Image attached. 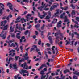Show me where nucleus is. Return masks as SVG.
Returning a JSON list of instances; mask_svg holds the SVG:
<instances>
[{
    "mask_svg": "<svg viewBox=\"0 0 79 79\" xmlns=\"http://www.w3.org/2000/svg\"><path fill=\"white\" fill-rule=\"evenodd\" d=\"M19 73L21 74H27V73H28V71L26 70L22 69L21 70H20Z\"/></svg>",
    "mask_w": 79,
    "mask_h": 79,
    "instance_id": "0eeeda50",
    "label": "nucleus"
},
{
    "mask_svg": "<svg viewBox=\"0 0 79 79\" xmlns=\"http://www.w3.org/2000/svg\"><path fill=\"white\" fill-rule=\"evenodd\" d=\"M59 35H60V36L61 37H63V33H61L60 32H59Z\"/></svg>",
    "mask_w": 79,
    "mask_h": 79,
    "instance_id": "c03bdc74",
    "label": "nucleus"
},
{
    "mask_svg": "<svg viewBox=\"0 0 79 79\" xmlns=\"http://www.w3.org/2000/svg\"><path fill=\"white\" fill-rule=\"evenodd\" d=\"M11 37H15V35L13 33H11Z\"/></svg>",
    "mask_w": 79,
    "mask_h": 79,
    "instance_id": "c9c22d12",
    "label": "nucleus"
},
{
    "mask_svg": "<svg viewBox=\"0 0 79 79\" xmlns=\"http://www.w3.org/2000/svg\"><path fill=\"white\" fill-rule=\"evenodd\" d=\"M45 6V4H44V2H42V6L40 7H38L37 9L38 10H40V11H43V10H42V8H44Z\"/></svg>",
    "mask_w": 79,
    "mask_h": 79,
    "instance_id": "39448f33",
    "label": "nucleus"
},
{
    "mask_svg": "<svg viewBox=\"0 0 79 79\" xmlns=\"http://www.w3.org/2000/svg\"><path fill=\"white\" fill-rule=\"evenodd\" d=\"M70 7H72V9H73V10H74V9H75V6H74L73 5V4H72L70 5Z\"/></svg>",
    "mask_w": 79,
    "mask_h": 79,
    "instance_id": "393cba45",
    "label": "nucleus"
},
{
    "mask_svg": "<svg viewBox=\"0 0 79 79\" xmlns=\"http://www.w3.org/2000/svg\"><path fill=\"white\" fill-rule=\"evenodd\" d=\"M60 41V40L58 39H56V40L55 41V43L56 44H58L59 45V46H60V47H63L62 46V45H63V41H61L60 43H58Z\"/></svg>",
    "mask_w": 79,
    "mask_h": 79,
    "instance_id": "20e7f679",
    "label": "nucleus"
},
{
    "mask_svg": "<svg viewBox=\"0 0 79 79\" xmlns=\"http://www.w3.org/2000/svg\"><path fill=\"white\" fill-rule=\"evenodd\" d=\"M14 58H13L10 57L9 58L8 60V58H7L6 59V61L7 63L8 64H10V63L11 61V60H14Z\"/></svg>",
    "mask_w": 79,
    "mask_h": 79,
    "instance_id": "9d476101",
    "label": "nucleus"
},
{
    "mask_svg": "<svg viewBox=\"0 0 79 79\" xmlns=\"http://www.w3.org/2000/svg\"><path fill=\"white\" fill-rule=\"evenodd\" d=\"M4 29H3V31H5L7 30L8 28V25H6V26H4Z\"/></svg>",
    "mask_w": 79,
    "mask_h": 79,
    "instance_id": "a211bd4d",
    "label": "nucleus"
},
{
    "mask_svg": "<svg viewBox=\"0 0 79 79\" xmlns=\"http://www.w3.org/2000/svg\"><path fill=\"white\" fill-rule=\"evenodd\" d=\"M44 73V70H42L41 71L40 74L42 75H44L45 74V73Z\"/></svg>",
    "mask_w": 79,
    "mask_h": 79,
    "instance_id": "c756f323",
    "label": "nucleus"
},
{
    "mask_svg": "<svg viewBox=\"0 0 79 79\" xmlns=\"http://www.w3.org/2000/svg\"><path fill=\"white\" fill-rule=\"evenodd\" d=\"M37 30L39 31V32H41V30H40V29H39V28H37Z\"/></svg>",
    "mask_w": 79,
    "mask_h": 79,
    "instance_id": "e2e57ef3",
    "label": "nucleus"
},
{
    "mask_svg": "<svg viewBox=\"0 0 79 79\" xmlns=\"http://www.w3.org/2000/svg\"><path fill=\"white\" fill-rule=\"evenodd\" d=\"M68 9V7H64V10H65V11H66Z\"/></svg>",
    "mask_w": 79,
    "mask_h": 79,
    "instance_id": "4d7b16f0",
    "label": "nucleus"
},
{
    "mask_svg": "<svg viewBox=\"0 0 79 79\" xmlns=\"http://www.w3.org/2000/svg\"><path fill=\"white\" fill-rule=\"evenodd\" d=\"M15 44L16 45V46H17V47H16L15 48V49L17 50V52H19V48L18 49V43L16 42H15Z\"/></svg>",
    "mask_w": 79,
    "mask_h": 79,
    "instance_id": "4468645a",
    "label": "nucleus"
},
{
    "mask_svg": "<svg viewBox=\"0 0 79 79\" xmlns=\"http://www.w3.org/2000/svg\"><path fill=\"white\" fill-rule=\"evenodd\" d=\"M75 61H76L77 60V57H75L74 59Z\"/></svg>",
    "mask_w": 79,
    "mask_h": 79,
    "instance_id": "052dcab7",
    "label": "nucleus"
},
{
    "mask_svg": "<svg viewBox=\"0 0 79 79\" xmlns=\"http://www.w3.org/2000/svg\"><path fill=\"white\" fill-rule=\"evenodd\" d=\"M19 58V56H15V58L16 59V60H15V61H17Z\"/></svg>",
    "mask_w": 79,
    "mask_h": 79,
    "instance_id": "37998d69",
    "label": "nucleus"
},
{
    "mask_svg": "<svg viewBox=\"0 0 79 79\" xmlns=\"http://www.w3.org/2000/svg\"><path fill=\"white\" fill-rule=\"evenodd\" d=\"M21 67H23L24 69H26V70L28 69V66L27 65L26 62H24L23 64H22Z\"/></svg>",
    "mask_w": 79,
    "mask_h": 79,
    "instance_id": "7ed1b4c3",
    "label": "nucleus"
},
{
    "mask_svg": "<svg viewBox=\"0 0 79 79\" xmlns=\"http://www.w3.org/2000/svg\"><path fill=\"white\" fill-rule=\"evenodd\" d=\"M58 4L57 3V5H52V6L50 8V11H52L53 10H54L55 8H56L58 7Z\"/></svg>",
    "mask_w": 79,
    "mask_h": 79,
    "instance_id": "423d86ee",
    "label": "nucleus"
},
{
    "mask_svg": "<svg viewBox=\"0 0 79 79\" xmlns=\"http://www.w3.org/2000/svg\"><path fill=\"white\" fill-rule=\"evenodd\" d=\"M73 27H76V28H79V26H77L76 25H75L74 26H73Z\"/></svg>",
    "mask_w": 79,
    "mask_h": 79,
    "instance_id": "49530a36",
    "label": "nucleus"
},
{
    "mask_svg": "<svg viewBox=\"0 0 79 79\" xmlns=\"http://www.w3.org/2000/svg\"><path fill=\"white\" fill-rule=\"evenodd\" d=\"M5 24H3V21H2L0 23V26H5Z\"/></svg>",
    "mask_w": 79,
    "mask_h": 79,
    "instance_id": "bb28decb",
    "label": "nucleus"
},
{
    "mask_svg": "<svg viewBox=\"0 0 79 79\" xmlns=\"http://www.w3.org/2000/svg\"><path fill=\"white\" fill-rule=\"evenodd\" d=\"M16 37L17 38V39H19L20 38H21V36H19L18 35H16Z\"/></svg>",
    "mask_w": 79,
    "mask_h": 79,
    "instance_id": "79ce46f5",
    "label": "nucleus"
},
{
    "mask_svg": "<svg viewBox=\"0 0 79 79\" xmlns=\"http://www.w3.org/2000/svg\"><path fill=\"white\" fill-rule=\"evenodd\" d=\"M48 39L49 40H51L52 39V37L51 36H49L48 38Z\"/></svg>",
    "mask_w": 79,
    "mask_h": 79,
    "instance_id": "680f3d73",
    "label": "nucleus"
},
{
    "mask_svg": "<svg viewBox=\"0 0 79 79\" xmlns=\"http://www.w3.org/2000/svg\"><path fill=\"white\" fill-rule=\"evenodd\" d=\"M41 36L42 37V38H44V31L41 32Z\"/></svg>",
    "mask_w": 79,
    "mask_h": 79,
    "instance_id": "cd10ccee",
    "label": "nucleus"
},
{
    "mask_svg": "<svg viewBox=\"0 0 79 79\" xmlns=\"http://www.w3.org/2000/svg\"><path fill=\"white\" fill-rule=\"evenodd\" d=\"M73 74H75V75L78 76H79V72L78 70H76L74 72H73Z\"/></svg>",
    "mask_w": 79,
    "mask_h": 79,
    "instance_id": "f8f14e48",
    "label": "nucleus"
},
{
    "mask_svg": "<svg viewBox=\"0 0 79 79\" xmlns=\"http://www.w3.org/2000/svg\"><path fill=\"white\" fill-rule=\"evenodd\" d=\"M56 11H57L55 13V15H59L60 14V9H56Z\"/></svg>",
    "mask_w": 79,
    "mask_h": 79,
    "instance_id": "2eb2a0df",
    "label": "nucleus"
},
{
    "mask_svg": "<svg viewBox=\"0 0 79 79\" xmlns=\"http://www.w3.org/2000/svg\"><path fill=\"white\" fill-rule=\"evenodd\" d=\"M21 19V17L20 16L18 17L16 19V21H18V20H19Z\"/></svg>",
    "mask_w": 79,
    "mask_h": 79,
    "instance_id": "603ef678",
    "label": "nucleus"
},
{
    "mask_svg": "<svg viewBox=\"0 0 79 79\" xmlns=\"http://www.w3.org/2000/svg\"><path fill=\"white\" fill-rule=\"evenodd\" d=\"M54 22L53 21H52V22L50 24H48V26H49V27H52V24H53V23Z\"/></svg>",
    "mask_w": 79,
    "mask_h": 79,
    "instance_id": "c85d7f7f",
    "label": "nucleus"
},
{
    "mask_svg": "<svg viewBox=\"0 0 79 79\" xmlns=\"http://www.w3.org/2000/svg\"><path fill=\"white\" fill-rule=\"evenodd\" d=\"M55 48V46H52V50L53 51V54H55V50L54 49V48Z\"/></svg>",
    "mask_w": 79,
    "mask_h": 79,
    "instance_id": "6ab92c4d",
    "label": "nucleus"
},
{
    "mask_svg": "<svg viewBox=\"0 0 79 79\" xmlns=\"http://www.w3.org/2000/svg\"><path fill=\"white\" fill-rule=\"evenodd\" d=\"M60 33H59V32H57V33H55V37H56V36H57V35H59V34Z\"/></svg>",
    "mask_w": 79,
    "mask_h": 79,
    "instance_id": "58836bf2",
    "label": "nucleus"
},
{
    "mask_svg": "<svg viewBox=\"0 0 79 79\" xmlns=\"http://www.w3.org/2000/svg\"><path fill=\"white\" fill-rule=\"evenodd\" d=\"M67 21H68V19H65L64 23H66V22H67Z\"/></svg>",
    "mask_w": 79,
    "mask_h": 79,
    "instance_id": "13d9d810",
    "label": "nucleus"
},
{
    "mask_svg": "<svg viewBox=\"0 0 79 79\" xmlns=\"http://www.w3.org/2000/svg\"><path fill=\"white\" fill-rule=\"evenodd\" d=\"M4 32L3 31H2L1 33L0 34V37H1L3 39H5L6 38V37H5V35H6V32H5V34H3Z\"/></svg>",
    "mask_w": 79,
    "mask_h": 79,
    "instance_id": "6e6552de",
    "label": "nucleus"
},
{
    "mask_svg": "<svg viewBox=\"0 0 79 79\" xmlns=\"http://www.w3.org/2000/svg\"><path fill=\"white\" fill-rule=\"evenodd\" d=\"M74 11V10H72V11L71 12V15H76V12Z\"/></svg>",
    "mask_w": 79,
    "mask_h": 79,
    "instance_id": "7c9ffc66",
    "label": "nucleus"
},
{
    "mask_svg": "<svg viewBox=\"0 0 79 79\" xmlns=\"http://www.w3.org/2000/svg\"><path fill=\"white\" fill-rule=\"evenodd\" d=\"M29 72H28V73H27V74H24V73H23V76H29Z\"/></svg>",
    "mask_w": 79,
    "mask_h": 79,
    "instance_id": "72a5a7b5",
    "label": "nucleus"
},
{
    "mask_svg": "<svg viewBox=\"0 0 79 79\" xmlns=\"http://www.w3.org/2000/svg\"><path fill=\"white\" fill-rule=\"evenodd\" d=\"M10 18V16H8L6 18V19L7 20V21H9V19H10L9 18Z\"/></svg>",
    "mask_w": 79,
    "mask_h": 79,
    "instance_id": "6e6d98bb",
    "label": "nucleus"
},
{
    "mask_svg": "<svg viewBox=\"0 0 79 79\" xmlns=\"http://www.w3.org/2000/svg\"><path fill=\"white\" fill-rule=\"evenodd\" d=\"M75 19H76V21H78V22H79V17H77Z\"/></svg>",
    "mask_w": 79,
    "mask_h": 79,
    "instance_id": "e433bc0d",
    "label": "nucleus"
},
{
    "mask_svg": "<svg viewBox=\"0 0 79 79\" xmlns=\"http://www.w3.org/2000/svg\"><path fill=\"white\" fill-rule=\"evenodd\" d=\"M43 67H44L43 66V65L42 64V65L38 69V70L39 71H40V69H42V68H43Z\"/></svg>",
    "mask_w": 79,
    "mask_h": 79,
    "instance_id": "ea45409f",
    "label": "nucleus"
},
{
    "mask_svg": "<svg viewBox=\"0 0 79 79\" xmlns=\"http://www.w3.org/2000/svg\"><path fill=\"white\" fill-rule=\"evenodd\" d=\"M42 42V40H39L38 42V44L39 45H41V43Z\"/></svg>",
    "mask_w": 79,
    "mask_h": 79,
    "instance_id": "a878e982",
    "label": "nucleus"
},
{
    "mask_svg": "<svg viewBox=\"0 0 79 79\" xmlns=\"http://www.w3.org/2000/svg\"><path fill=\"white\" fill-rule=\"evenodd\" d=\"M8 5H9V7L10 9L13 11V6L12 4L8 2L7 4V6H8Z\"/></svg>",
    "mask_w": 79,
    "mask_h": 79,
    "instance_id": "1a4fd4ad",
    "label": "nucleus"
},
{
    "mask_svg": "<svg viewBox=\"0 0 79 79\" xmlns=\"http://www.w3.org/2000/svg\"><path fill=\"white\" fill-rule=\"evenodd\" d=\"M23 39H25V36H23L22 37L21 39H20V42H23Z\"/></svg>",
    "mask_w": 79,
    "mask_h": 79,
    "instance_id": "aec40b11",
    "label": "nucleus"
},
{
    "mask_svg": "<svg viewBox=\"0 0 79 79\" xmlns=\"http://www.w3.org/2000/svg\"><path fill=\"white\" fill-rule=\"evenodd\" d=\"M68 72L69 73V72H70V71H69V70L68 69H66V70H64V74H66V73Z\"/></svg>",
    "mask_w": 79,
    "mask_h": 79,
    "instance_id": "412c9836",
    "label": "nucleus"
},
{
    "mask_svg": "<svg viewBox=\"0 0 79 79\" xmlns=\"http://www.w3.org/2000/svg\"><path fill=\"white\" fill-rule=\"evenodd\" d=\"M43 67H44L43 66V65L42 64V65L38 69V70L39 71H40V69H42V68H43Z\"/></svg>",
    "mask_w": 79,
    "mask_h": 79,
    "instance_id": "a19ab883",
    "label": "nucleus"
},
{
    "mask_svg": "<svg viewBox=\"0 0 79 79\" xmlns=\"http://www.w3.org/2000/svg\"><path fill=\"white\" fill-rule=\"evenodd\" d=\"M10 32H13V31H14V29L13 28L12 26H10Z\"/></svg>",
    "mask_w": 79,
    "mask_h": 79,
    "instance_id": "dca6fc26",
    "label": "nucleus"
},
{
    "mask_svg": "<svg viewBox=\"0 0 79 79\" xmlns=\"http://www.w3.org/2000/svg\"><path fill=\"white\" fill-rule=\"evenodd\" d=\"M35 49L34 48H31V50H30V52H32L33 50H34Z\"/></svg>",
    "mask_w": 79,
    "mask_h": 79,
    "instance_id": "8fccbe9b",
    "label": "nucleus"
},
{
    "mask_svg": "<svg viewBox=\"0 0 79 79\" xmlns=\"http://www.w3.org/2000/svg\"><path fill=\"white\" fill-rule=\"evenodd\" d=\"M74 34H75V35H77V38L79 39V34H77V32H74Z\"/></svg>",
    "mask_w": 79,
    "mask_h": 79,
    "instance_id": "b1692460",
    "label": "nucleus"
},
{
    "mask_svg": "<svg viewBox=\"0 0 79 79\" xmlns=\"http://www.w3.org/2000/svg\"><path fill=\"white\" fill-rule=\"evenodd\" d=\"M27 62H28V64H30V63H31V60H27Z\"/></svg>",
    "mask_w": 79,
    "mask_h": 79,
    "instance_id": "de8ad7c7",
    "label": "nucleus"
},
{
    "mask_svg": "<svg viewBox=\"0 0 79 79\" xmlns=\"http://www.w3.org/2000/svg\"><path fill=\"white\" fill-rule=\"evenodd\" d=\"M23 2H28V1L27 0H23L22 1Z\"/></svg>",
    "mask_w": 79,
    "mask_h": 79,
    "instance_id": "0e129e2a",
    "label": "nucleus"
},
{
    "mask_svg": "<svg viewBox=\"0 0 79 79\" xmlns=\"http://www.w3.org/2000/svg\"><path fill=\"white\" fill-rule=\"evenodd\" d=\"M43 13H44V15H42V17H40V13H38V15L40 16L39 17L40 19H42V18H44V17H45V16H46L47 13H46L45 12H43Z\"/></svg>",
    "mask_w": 79,
    "mask_h": 79,
    "instance_id": "9b49d317",
    "label": "nucleus"
},
{
    "mask_svg": "<svg viewBox=\"0 0 79 79\" xmlns=\"http://www.w3.org/2000/svg\"><path fill=\"white\" fill-rule=\"evenodd\" d=\"M43 67L44 66V67H45V68H47V65L45 64H43Z\"/></svg>",
    "mask_w": 79,
    "mask_h": 79,
    "instance_id": "774afa93",
    "label": "nucleus"
},
{
    "mask_svg": "<svg viewBox=\"0 0 79 79\" xmlns=\"http://www.w3.org/2000/svg\"><path fill=\"white\" fill-rule=\"evenodd\" d=\"M65 28H66V27L65 26H64L62 27V30H64V29H65Z\"/></svg>",
    "mask_w": 79,
    "mask_h": 79,
    "instance_id": "69168bd1",
    "label": "nucleus"
},
{
    "mask_svg": "<svg viewBox=\"0 0 79 79\" xmlns=\"http://www.w3.org/2000/svg\"><path fill=\"white\" fill-rule=\"evenodd\" d=\"M57 26L58 28H60V27H61V25H59L57 24Z\"/></svg>",
    "mask_w": 79,
    "mask_h": 79,
    "instance_id": "09e8293b",
    "label": "nucleus"
},
{
    "mask_svg": "<svg viewBox=\"0 0 79 79\" xmlns=\"http://www.w3.org/2000/svg\"><path fill=\"white\" fill-rule=\"evenodd\" d=\"M20 48L21 50V53H23V52H24V51L23 50V46H20Z\"/></svg>",
    "mask_w": 79,
    "mask_h": 79,
    "instance_id": "4be33fe9",
    "label": "nucleus"
},
{
    "mask_svg": "<svg viewBox=\"0 0 79 79\" xmlns=\"http://www.w3.org/2000/svg\"><path fill=\"white\" fill-rule=\"evenodd\" d=\"M1 7L2 9H1V8H0V14L1 15H2L3 13V12L2 11L3 10H5V8L4 7H3L2 6H1Z\"/></svg>",
    "mask_w": 79,
    "mask_h": 79,
    "instance_id": "ddd939ff",
    "label": "nucleus"
},
{
    "mask_svg": "<svg viewBox=\"0 0 79 79\" xmlns=\"http://www.w3.org/2000/svg\"><path fill=\"white\" fill-rule=\"evenodd\" d=\"M18 29L19 30H20V31H23V28L21 27H19Z\"/></svg>",
    "mask_w": 79,
    "mask_h": 79,
    "instance_id": "a18cd8bd",
    "label": "nucleus"
},
{
    "mask_svg": "<svg viewBox=\"0 0 79 79\" xmlns=\"http://www.w3.org/2000/svg\"><path fill=\"white\" fill-rule=\"evenodd\" d=\"M29 32V30H27L25 31V32L24 34L25 35H27V33Z\"/></svg>",
    "mask_w": 79,
    "mask_h": 79,
    "instance_id": "473e14b6",
    "label": "nucleus"
},
{
    "mask_svg": "<svg viewBox=\"0 0 79 79\" xmlns=\"http://www.w3.org/2000/svg\"><path fill=\"white\" fill-rule=\"evenodd\" d=\"M71 36L72 38H73V37H74V33H73L72 34Z\"/></svg>",
    "mask_w": 79,
    "mask_h": 79,
    "instance_id": "338daca9",
    "label": "nucleus"
},
{
    "mask_svg": "<svg viewBox=\"0 0 79 79\" xmlns=\"http://www.w3.org/2000/svg\"><path fill=\"white\" fill-rule=\"evenodd\" d=\"M44 10L45 11H48L49 10V8H44Z\"/></svg>",
    "mask_w": 79,
    "mask_h": 79,
    "instance_id": "3c124183",
    "label": "nucleus"
},
{
    "mask_svg": "<svg viewBox=\"0 0 79 79\" xmlns=\"http://www.w3.org/2000/svg\"><path fill=\"white\" fill-rule=\"evenodd\" d=\"M31 27H32V25H30L28 27H27V28H28L29 29H31Z\"/></svg>",
    "mask_w": 79,
    "mask_h": 79,
    "instance_id": "864d4df0",
    "label": "nucleus"
},
{
    "mask_svg": "<svg viewBox=\"0 0 79 79\" xmlns=\"http://www.w3.org/2000/svg\"><path fill=\"white\" fill-rule=\"evenodd\" d=\"M6 43H8V45L10 47H12V46H13V47H16V45L14 44V43H12V42H14V40H10L9 41H6Z\"/></svg>",
    "mask_w": 79,
    "mask_h": 79,
    "instance_id": "f03ea898",
    "label": "nucleus"
},
{
    "mask_svg": "<svg viewBox=\"0 0 79 79\" xmlns=\"http://www.w3.org/2000/svg\"><path fill=\"white\" fill-rule=\"evenodd\" d=\"M12 66H13V68L15 69H16L18 68V67L16 66V65L15 64H13Z\"/></svg>",
    "mask_w": 79,
    "mask_h": 79,
    "instance_id": "5701e85b",
    "label": "nucleus"
},
{
    "mask_svg": "<svg viewBox=\"0 0 79 79\" xmlns=\"http://www.w3.org/2000/svg\"><path fill=\"white\" fill-rule=\"evenodd\" d=\"M35 27H36V28H39V27H40V24H38L37 25H35Z\"/></svg>",
    "mask_w": 79,
    "mask_h": 79,
    "instance_id": "f704fd0d",
    "label": "nucleus"
},
{
    "mask_svg": "<svg viewBox=\"0 0 79 79\" xmlns=\"http://www.w3.org/2000/svg\"><path fill=\"white\" fill-rule=\"evenodd\" d=\"M50 18V17L48 15H47L46 17L45 18V19H49Z\"/></svg>",
    "mask_w": 79,
    "mask_h": 79,
    "instance_id": "4c0bfd02",
    "label": "nucleus"
},
{
    "mask_svg": "<svg viewBox=\"0 0 79 79\" xmlns=\"http://www.w3.org/2000/svg\"><path fill=\"white\" fill-rule=\"evenodd\" d=\"M57 24L61 25V21L60 20L59 22Z\"/></svg>",
    "mask_w": 79,
    "mask_h": 79,
    "instance_id": "5fc2aeb1",
    "label": "nucleus"
},
{
    "mask_svg": "<svg viewBox=\"0 0 79 79\" xmlns=\"http://www.w3.org/2000/svg\"><path fill=\"white\" fill-rule=\"evenodd\" d=\"M73 79H78V78H77V76H76V75H74L73 76Z\"/></svg>",
    "mask_w": 79,
    "mask_h": 79,
    "instance_id": "2f4dec72",
    "label": "nucleus"
},
{
    "mask_svg": "<svg viewBox=\"0 0 79 79\" xmlns=\"http://www.w3.org/2000/svg\"><path fill=\"white\" fill-rule=\"evenodd\" d=\"M23 57L24 58H22L21 60H19V63H21V62H24L25 60H29V56H28V53L26 52V53L25 54V55L23 56Z\"/></svg>",
    "mask_w": 79,
    "mask_h": 79,
    "instance_id": "f257e3e1",
    "label": "nucleus"
},
{
    "mask_svg": "<svg viewBox=\"0 0 79 79\" xmlns=\"http://www.w3.org/2000/svg\"><path fill=\"white\" fill-rule=\"evenodd\" d=\"M36 52H40V50L39 49L37 48V47L36 49Z\"/></svg>",
    "mask_w": 79,
    "mask_h": 79,
    "instance_id": "bf43d9fd",
    "label": "nucleus"
},
{
    "mask_svg": "<svg viewBox=\"0 0 79 79\" xmlns=\"http://www.w3.org/2000/svg\"><path fill=\"white\" fill-rule=\"evenodd\" d=\"M28 16H30V17H31L32 16V14H28L27 15V16H26V18L27 19H31V18H29V17Z\"/></svg>",
    "mask_w": 79,
    "mask_h": 79,
    "instance_id": "f3484780",
    "label": "nucleus"
}]
</instances>
